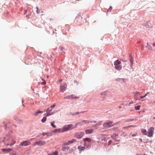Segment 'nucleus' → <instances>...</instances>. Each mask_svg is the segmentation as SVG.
I'll return each instance as SVG.
<instances>
[{
    "mask_svg": "<svg viewBox=\"0 0 155 155\" xmlns=\"http://www.w3.org/2000/svg\"><path fill=\"white\" fill-rule=\"evenodd\" d=\"M153 102L155 103V101H153Z\"/></svg>",
    "mask_w": 155,
    "mask_h": 155,
    "instance_id": "52",
    "label": "nucleus"
},
{
    "mask_svg": "<svg viewBox=\"0 0 155 155\" xmlns=\"http://www.w3.org/2000/svg\"><path fill=\"white\" fill-rule=\"evenodd\" d=\"M76 141V140L74 139H72L71 140L68 141V142H65L64 143L66 144V145H68Z\"/></svg>",
    "mask_w": 155,
    "mask_h": 155,
    "instance_id": "11",
    "label": "nucleus"
},
{
    "mask_svg": "<svg viewBox=\"0 0 155 155\" xmlns=\"http://www.w3.org/2000/svg\"><path fill=\"white\" fill-rule=\"evenodd\" d=\"M117 129V127H114L113 128V130H116V129Z\"/></svg>",
    "mask_w": 155,
    "mask_h": 155,
    "instance_id": "40",
    "label": "nucleus"
},
{
    "mask_svg": "<svg viewBox=\"0 0 155 155\" xmlns=\"http://www.w3.org/2000/svg\"><path fill=\"white\" fill-rule=\"evenodd\" d=\"M55 104H53V105H52V106H51L50 107V108L52 109L54 108L55 107Z\"/></svg>",
    "mask_w": 155,
    "mask_h": 155,
    "instance_id": "34",
    "label": "nucleus"
},
{
    "mask_svg": "<svg viewBox=\"0 0 155 155\" xmlns=\"http://www.w3.org/2000/svg\"><path fill=\"white\" fill-rule=\"evenodd\" d=\"M8 124H9V122H3L2 123V126L5 127V129H6V128L7 127V125H8Z\"/></svg>",
    "mask_w": 155,
    "mask_h": 155,
    "instance_id": "19",
    "label": "nucleus"
},
{
    "mask_svg": "<svg viewBox=\"0 0 155 155\" xmlns=\"http://www.w3.org/2000/svg\"><path fill=\"white\" fill-rule=\"evenodd\" d=\"M87 145V143L86 142H84V146H86Z\"/></svg>",
    "mask_w": 155,
    "mask_h": 155,
    "instance_id": "44",
    "label": "nucleus"
},
{
    "mask_svg": "<svg viewBox=\"0 0 155 155\" xmlns=\"http://www.w3.org/2000/svg\"><path fill=\"white\" fill-rule=\"evenodd\" d=\"M70 98V99H73L79 98V97L76 96L74 94H71L69 95V97Z\"/></svg>",
    "mask_w": 155,
    "mask_h": 155,
    "instance_id": "13",
    "label": "nucleus"
},
{
    "mask_svg": "<svg viewBox=\"0 0 155 155\" xmlns=\"http://www.w3.org/2000/svg\"><path fill=\"white\" fill-rule=\"evenodd\" d=\"M62 81V79H60V80H59V81L61 82Z\"/></svg>",
    "mask_w": 155,
    "mask_h": 155,
    "instance_id": "48",
    "label": "nucleus"
},
{
    "mask_svg": "<svg viewBox=\"0 0 155 155\" xmlns=\"http://www.w3.org/2000/svg\"><path fill=\"white\" fill-rule=\"evenodd\" d=\"M47 134V133H43L42 134V135H43V136H44L45 135V134Z\"/></svg>",
    "mask_w": 155,
    "mask_h": 155,
    "instance_id": "42",
    "label": "nucleus"
},
{
    "mask_svg": "<svg viewBox=\"0 0 155 155\" xmlns=\"http://www.w3.org/2000/svg\"><path fill=\"white\" fill-rule=\"evenodd\" d=\"M46 143V142L45 141L39 140L36 142L34 144V145H35L36 144H37L39 146H43L45 145Z\"/></svg>",
    "mask_w": 155,
    "mask_h": 155,
    "instance_id": "8",
    "label": "nucleus"
},
{
    "mask_svg": "<svg viewBox=\"0 0 155 155\" xmlns=\"http://www.w3.org/2000/svg\"><path fill=\"white\" fill-rule=\"evenodd\" d=\"M154 128L153 127H150L148 130L147 136L149 137H152L153 135Z\"/></svg>",
    "mask_w": 155,
    "mask_h": 155,
    "instance_id": "7",
    "label": "nucleus"
},
{
    "mask_svg": "<svg viewBox=\"0 0 155 155\" xmlns=\"http://www.w3.org/2000/svg\"><path fill=\"white\" fill-rule=\"evenodd\" d=\"M92 122L91 121H88L85 120H83L81 121V122L80 123H79L78 124H80V125H82L83 124H85L86 123H87V124H88L89 123H91Z\"/></svg>",
    "mask_w": 155,
    "mask_h": 155,
    "instance_id": "16",
    "label": "nucleus"
},
{
    "mask_svg": "<svg viewBox=\"0 0 155 155\" xmlns=\"http://www.w3.org/2000/svg\"><path fill=\"white\" fill-rule=\"evenodd\" d=\"M58 132H62V131H61V129H56L54 130L53 131V132L54 133H56Z\"/></svg>",
    "mask_w": 155,
    "mask_h": 155,
    "instance_id": "27",
    "label": "nucleus"
},
{
    "mask_svg": "<svg viewBox=\"0 0 155 155\" xmlns=\"http://www.w3.org/2000/svg\"><path fill=\"white\" fill-rule=\"evenodd\" d=\"M52 155H58V153L57 152H55V153H52Z\"/></svg>",
    "mask_w": 155,
    "mask_h": 155,
    "instance_id": "36",
    "label": "nucleus"
},
{
    "mask_svg": "<svg viewBox=\"0 0 155 155\" xmlns=\"http://www.w3.org/2000/svg\"><path fill=\"white\" fill-rule=\"evenodd\" d=\"M47 78H48V76H47Z\"/></svg>",
    "mask_w": 155,
    "mask_h": 155,
    "instance_id": "53",
    "label": "nucleus"
},
{
    "mask_svg": "<svg viewBox=\"0 0 155 155\" xmlns=\"http://www.w3.org/2000/svg\"><path fill=\"white\" fill-rule=\"evenodd\" d=\"M31 143V142L28 141H25L21 142L20 144V146H26L29 145Z\"/></svg>",
    "mask_w": 155,
    "mask_h": 155,
    "instance_id": "9",
    "label": "nucleus"
},
{
    "mask_svg": "<svg viewBox=\"0 0 155 155\" xmlns=\"http://www.w3.org/2000/svg\"><path fill=\"white\" fill-rule=\"evenodd\" d=\"M52 109L50 108V107H48L47 108L46 111L47 112H48V111L50 112L51 111H52Z\"/></svg>",
    "mask_w": 155,
    "mask_h": 155,
    "instance_id": "30",
    "label": "nucleus"
},
{
    "mask_svg": "<svg viewBox=\"0 0 155 155\" xmlns=\"http://www.w3.org/2000/svg\"><path fill=\"white\" fill-rule=\"evenodd\" d=\"M152 45L153 46H155V42L153 43Z\"/></svg>",
    "mask_w": 155,
    "mask_h": 155,
    "instance_id": "46",
    "label": "nucleus"
},
{
    "mask_svg": "<svg viewBox=\"0 0 155 155\" xmlns=\"http://www.w3.org/2000/svg\"><path fill=\"white\" fill-rule=\"evenodd\" d=\"M47 115H46L47 116H49L50 115H52L54 113V112H52L51 113H50V112H48H48H47Z\"/></svg>",
    "mask_w": 155,
    "mask_h": 155,
    "instance_id": "23",
    "label": "nucleus"
},
{
    "mask_svg": "<svg viewBox=\"0 0 155 155\" xmlns=\"http://www.w3.org/2000/svg\"><path fill=\"white\" fill-rule=\"evenodd\" d=\"M113 122L112 121L110 120H107L103 124V126L105 128H108L111 127L113 126L117 123H116L114 124H113Z\"/></svg>",
    "mask_w": 155,
    "mask_h": 155,
    "instance_id": "3",
    "label": "nucleus"
},
{
    "mask_svg": "<svg viewBox=\"0 0 155 155\" xmlns=\"http://www.w3.org/2000/svg\"><path fill=\"white\" fill-rule=\"evenodd\" d=\"M55 122L54 121H52L51 122V125L54 128H55L56 127L55 125H54Z\"/></svg>",
    "mask_w": 155,
    "mask_h": 155,
    "instance_id": "24",
    "label": "nucleus"
},
{
    "mask_svg": "<svg viewBox=\"0 0 155 155\" xmlns=\"http://www.w3.org/2000/svg\"><path fill=\"white\" fill-rule=\"evenodd\" d=\"M117 135L116 134H114L112 135L111 137L112 138L114 139V140H115L116 141H118L119 140H117Z\"/></svg>",
    "mask_w": 155,
    "mask_h": 155,
    "instance_id": "18",
    "label": "nucleus"
},
{
    "mask_svg": "<svg viewBox=\"0 0 155 155\" xmlns=\"http://www.w3.org/2000/svg\"><path fill=\"white\" fill-rule=\"evenodd\" d=\"M36 8L37 10L36 11L37 13L38 14H39L40 12V10L39 9L38 7H36Z\"/></svg>",
    "mask_w": 155,
    "mask_h": 155,
    "instance_id": "31",
    "label": "nucleus"
},
{
    "mask_svg": "<svg viewBox=\"0 0 155 155\" xmlns=\"http://www.w3.org/2000/svg\"><path fill=\"white\" fill-rule=\"evenodd\" d=\"M137 133H136L135 134H134L132 135V136L133 137H135L137 135Z\"/></svg>",
    "mask_w": 155,
    "mask_h": 155,
    "instance_id": "37",
    "label": "nucleus"
},
{
    "mask_svg": "<svg viewBox=\"0 0 155 155\" xmlns=\"http://www.w3.org/2000/svg\"><path fill=\"white\" fill-rule=\"evenodd\" d=\"M123 134L124 135V136L125 137L127 136V134L125 133H124Z\"/></svg>",
    "mask_w": 155,
    "mask_h": 155,
    "instance_id": "43",
    "label": "nucleus"
},
{
    "mask_svg": "<svg viewBox=\"0 0 155 155\" xmlns=\"http://www.w3.org/2000/svg\"><path fill=\"white\" fill-rule=\"evenodd\" d=\"M33 139H33V138L31 139H30V140L32 141Z\"/></svg>",
    "mask_w": 155,
    "mask_h": 155,
    "instance_id": "49",
    "label": "nucleus"
},
{
    "mask_svg": "<svg viewBox=\"0 0 155 155\" xmlns=\"http://www.w3.org/2000/svg\"><path fill=\"white\" fill-rule=\"evenodd\" d=\"M43 113V111L39 110V111H38L37 112H35L34 113V115L35 116H37L38 114H39L42 113Z\"/></svg>",
    "mask_w": 155,
    "mask_h": 155,
    "instance_id": "21",
    "label": "nucleus"
},
{
    "mask_svg": "<svg viewBox=\"0 0 155 155\" xmlns=\"http://www.w3.org/2000/svg\"><path fill=\"white\" fill-rule=\"evenodd\" d=\"M147 96V94H145L144 96H140V99H142L143 98Z\"/></svg>",
    "mask_w": 155,
    "mask_h": 155,
    "instance_id": "35",
    "label": "nucleus"
},
{
    "mask_svg": "<svg viewBox=\"0 0 155 155\" xmlns=\"http://www.w3.org/2000/svg\"><path fill=\"white\" fill-rule=\"evenodd\" d=\"M97 125V124H96L95 125Z\"/></svg>",
    "mask_w": 155,
    "mask_h": 155,
    "instance_id": "55",
    "label": "nucleus"
},
{
    "mask_svg": "<svg viewBox=\"0 0 155 155\" xmlns=\"http://www.w3.org/2000/svg\"><path fill=\"white\" fill-rule=\"evenodd\" d=\"M48 155H52V154H49Z\"/></svg>",
    "mask_w": 155,
    "mask_h": 155,
    "instance_id": "51",
    "label": "nucleus"
},
{
    "mask_svg": "<svg viewBox=\"0 0 155 155\" xmlns=\"http://www.w3.org/2000/svg\"><path fill=\"white\" fill-rule=\"evenodd\" d=\"M112 141L111 140H109L108 141V144H110L111 143Z\"/></svg>",
    "mask_w": 155,
    "mask_h": 155,
    "instance_id": "41",
    "label": "nucleus"
},
{
    "mask_svg": "<svg viewBox=\"0 0 155 155\" xmlns=\"http://www.w3.org/2000/svg\"><path fill=\"white\" fill-rule=\"evenodd\" d=\"M149 92H147L146 94H147V95L148 94H149Z\"/></svg>",
    "mask_w": 155,
    "mask_h": 155,
    "instance_id": "50",
    "label": "nucleus"
},
{
    "mask_svg": "<svg viewBox=\"0 0 155 155\" xmlns=\"http://www.w3.org/2000/svg\"><path fill=\"white\" fill-rule=\"evenodd\" d=\"M47 117L46 116L44 117L41 120V121L43 123H44L46 120Z\"/></svg>",
    "mask_w": 155,
    "mask_h": 155,
    "instance_id": "26",
    "label": "nucleus"
},
{
    "mask_svg": "<svg viewBox=\"0 0 155 155\" xmlns=\"http://www.w3.org/2000/svg\"><path fill=\"white\" fill-rule=\"evenodd\" d=\"M112 7L111 6H110V8L108 9V11H110L112 9Z\"/></svg>",
    "mask_w": 155,
    "mask_h": 155,
    "instance_id": "39",
    "label": "nucleus"
},
{
    "mask_svg": "<svg viewBox=\"0 0 155 155\" xmlns=\"http://www.w3.org/2000/svg\"><path fill=\"white\" fill-rule=\"evenodd\" d=\"M62 48H61V50H62Z\"/></svg>",
    "mask_w": 155,
    "mask_h": 155,
    "instance_id": "54",
    "label": "nucleus"
},
{
    "mask_svg": "<svg viewBox=\"0 0 155 155\" xmlns=\"http://www.w3.org/2000/svg\"><path fill=\"white\" fill-rule=\"evenodd\" d=\"M147 46L148 47L149 49H150L151 50L152 49V47H151V46L150 45H149L148 44V43H147Z\"/></svg>",
    "mask_w": 155,
    "mask_h": 155,
    "instance_id": "32",
    "label": "nucleus"
},
{
    "mask_svg": "<svg viewBox=\"0 0 155 155\" xmlns=\"http://www.w3.org/2000/svg\"><path fill=\"white\" fill-rule=\"evenodd\" d=\"M107 94V92H104L101 94V95L103 97H104V96L106 95Z\"/></svg>",
    "mask_w": 155,
    "mask_h": 155,
    "instance_id": "25",
    "label": "nucleus"
},
{
    "mask_svg": "<svg viewBox=\"0 0 155 155\" xmlns=\"http://www.w3.org/2000/svg\"><path fill=\"white\" fill-rule=\"evenodd\" d=\"M134 120V119H130L129 120H128V121H133Z\"/></svg>",
    "mask_w": 155,
    "mask_h": 155,
    "instance_id": "45",
    "label": "nucleus"
},
{
    "mask_svg": "<svg viewBox=\"0 0 155 155\" xmlns=\"http://www.w3.org/2000/svg\"><path fill=\"white\" fill-rule=\"evenodd\" d=\"M130 62L131 64V65H132L133 64V58H130Z\"/></svg>",
    "mask_w": 155,
    "mask_h": 155,
    "instance_id": "29",
    "label": "nucleus"
},
{
    "mask_svg": "<svg viewBox=\"0 0 155 155\" xmlns=\"http://www.w3.org/2000/svg\"><path fill=\"white\" fill-rule=\"evenodd\" d=\"M94 131V130L93 129H87L85 130V133L87 134H90L93 133Z\"/></svg>",
    "mask_w": 155,
    "mask_h": 155,
    "instance_id": "12",
    "label": "nucleus"
},
{
    "mask_svg": "<svg viewBox=\"0 0 155 155\" xmlns=\"http://www.w3.org/2000/svg\"><path fill=\"white\" fill-rule=\"evenodd\" d=\"M67 145L64 143L62 145V150L63 151H67L68 150L69 147H68Z\"/></svg>",
    "mask_w": 155,
    "mask_h": 155,
    "instance_id": "10",
    "label": "nucleus"
},
{
    "mask_svg": "<svg viewBox=\"0 0 155 155\" xmlns=\"http://www.w3.org/2000/svg\"><path fill=\"white\" fill-rule=\"evenodd\" d=\"M140 105H138L137 106H135V109L136 110H140Z\"/></svg>",
    "mask_w": 155,
    "mask_h": 155,
    "instance_id": "28",
    "label": "nucleus"
},
{
    "mask_svg": "<svg viewBox=\"0 0 155 155\" xmlns=\"http://www.w3.org/2000/svg\"><path fill=\"white\" fill-rule=\"evenodd\" d=\"M154 119H155V117H154Z\"/></svg>",
    "mask_w": 155,
    "mask_h": 155,
    "instance_id": "56",
    "label": "nucleus"
},
{
    "mask_svg": "<svg viewBox=\"0 0 155 155\" xmlns=\"http://www.w3.org/2000/svg\"><path fill=\"white\" fill-rule=\"evenodd\" d=\"M136 127V126H135L130 125L127 126H126L123 127H122V128H123L124 130H127L130 127Z\"/></svg>",
    "mask_w": 155,
    "mask_h": 155,
    "instance_id": "15",
    "label": "nucleus"
},
{
    "mask_svg": "<svg viewBox=\"0 0 155 155\" xmlns=\"http://www.w3.org/2000/svg\"><path fill=\"white\" fill-rule=\"evenodd\" d=\"M135 93V94H139V93L138 92H136Z\"/></svg>",
    "mask_w": 155,
    "mask_h": 155,
    "instance_id": "47",
    "label": "nucleus"
},
{
    "mask_svg": "<svg viewBox=\"0 0 155 155\" xmlns=\"http://www.w3.org/2000/svg\"><path fill=\"white\" fill-rule=\"evenodd\" d=\"M79 0H78V1H79Z\"/></svg>",
    "mask_w": 155,
    "mask_h": 155,
    "instance_id": "57",
    "label": "nucleus"
},
{
    "mask_svg": "<svg viewBox=\"0 0 155 155\" xmlns=\"http://www.w3.org/2000/svg\"><path fill=\"white\" fill-rule=\"evenodd\" d=\"M121 62L118 60L114 62L115 68L117 70H120L121 69L122 67L120 65Z\"/></svg>",
    "mask_w": 155,
    "mask_h": 155,
    "instance_id": "4",
    "label": "nucleus"
},
{
    "mask_svg": "<svg viewBox=\"0 0 155 155\" xmlns=\"http://www.w3.org/2000/svg\"><path fill=\"white\" fill-rule=\"evenodd\" d=\"M78 149L80 151H81L82 150H84L86 148L84 147L79 146L78 147Z\"/></svg>",
    "mask_w": 155,
    "mask_h": 155,
    "instance_id": "17",
    "label": "nucleus"
},
{
    "mask_svg": "<svg viewBox=\"0 0 155 155\" xmlns=\"http://www.w3.org/2000/svg\"><path fill=\"white\" fill-rule=\"evenodd\" d=\"M3 141L5 145L11 146L13 145L15 143L12 136L10 134L7 135L4 137Z\"/></svg>",
    "mask_w": 155,
    "mask_h": 155,
    "instance_id": "1",
    "label": "nucleus"
},
{
    "mask_svg": "<svg viewBox=\"0 0 155 155\" xmlns=\"http://www.w3.org/2000/svg\"><path fill=\"white\" fill-rule=\"evenodd\" d=\"M84 135V133L82 132L76 133L75 134V137L78 139L81 138Z\"/></svg>",
    "mask_w": 155,
    "mask_h": 155,
    "instance_id": "5",
    "label": "nucleus"
},
{
    "mask_svg": "<svg viewBox=\"0 0 155 155\" xmlns=\"http://www.w3.org/2000/svg\"><path fill=\"white\" fill-rule=\"evenodd\" d=\"M2 150L3 151H6L7 152H9L12 150V149L9 148L7 149H3Z\"/></svg>",
    "mask_w": 155,
    "mask_h": 155,
    "instance_id": "22",
    "label": "nucleus"
},
{
    "mask_svg": "<svg viewBox=\"0 0 155 155\" xmlns=\"http://www.w3.org/2000/svg\"><path fill=\"white\" fill-rule=\"evenodd\" d=\"M69 97V96H68L65 97H64V99H70V98Z\"/></svg>",
    "mask_w": 155,
    "mask_h": 155,
    "instance_id": "38",
    "label": "nucleus"
},
{
    "mask_svg": "<svg viewBox=\"0 0 155 155\" xmlns=\"http://www.w3.org/2000/svg\"><path fill=\"white\" fill-rule=\"evenodd\" d=\"M91 141V139L89 137H87L83 139V141L84 142L90 143Z\"/></svg>",
    "mask_w": 155,
    "mask_h": 155,
    "instance_id": "14",
    "label": "nucleus"
},
{
    "mask_svg": "<svg viewBox=\"0 0 155 155\" xmlns=\"http://www.w3.org/2000/svg\"><path fill=\"white\" fill-rule=\"evenodd\" d=\"M141 132L142 133V134H143V135H147V134L146 130L145 129H142L141 130Z\"/></svg>",
    "mask_w": 155,
    "mask_h": 155,
    "instance_id": "20",
    "label": "nucleus"
},
{
    "mask_svg": "<svg viewBox=\"0 0 155 155\" xmlns=\"http://www.w3.org/2000/svg\"><path fill=\"white\" fill-rule=\"evenodd\" d=\"M77 125L75 124L74 126L72 124H70L68 125L65 126L62 129V132L71 130L72 129L76 127Z\"/></svg>",
    "mask_w": 155,
    "mask_h": 155,
    "instance_id": "2",
    "label": "nucleus"
},
{
    "mask_svg": "<svg viewBox=\"0 0 155 155\" xmlns=\"http://www.w3.org/2000/svg\"><path fill=\"white\" fill-rule=\"evenodd\" d=\"M67 84L65 83H63L60 86V90L61 92H63L65 90L67 87Z\"/></svg>",
    "mask_w": 155,
    "mask_h": 155,
    "instance_id": "6",
    "label": "nucleus"
},
{
    "mask_svg": "<svg viewBox=\"0 0 155 155\" xmlns=\"http://www.w3.org/2000/svg\"><path fill=\"white\" fill-rule=\"evenodd\" d=\"M84 112V111L81 112H77L73 114V115H74L79 114H80V113H83Z\"/></svg>",
    "mask_w": 155,
    "mask_h": 155,
    "instance_id": "33",
    "label": "nucleus"
}]
</instances>
